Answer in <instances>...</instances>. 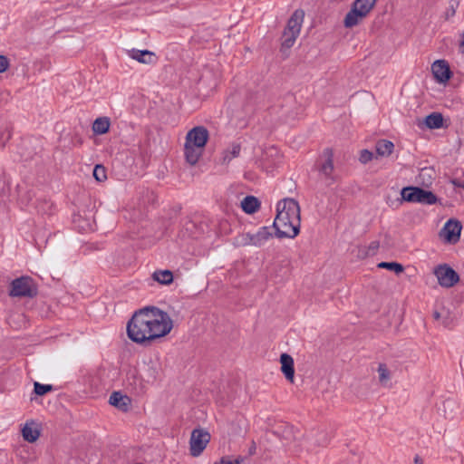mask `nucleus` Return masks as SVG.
<instances>
[{
    "label": "nucleus",
    "instance_id": "f257e3e1",
    "mask_svg": "<svg viewBox=\"0 0 464 464\" xmlns=\"http://www.w3.org/2000/svg\"><path fill=\"white\" fill-rule=\"evenodd\" d=\"M173 328L168 313L156 306H146L136 311L127 324V334L134 343H150L161 338Z\"/></svg>",
    "mask_w": 464,
    "mask_h": 464
},
{
    "label": "nucleus",
    "instance_id": "f03ea898",
    "mask_svg": "<svg viewBox=\"0 0 464 464\" xmlns=\"http://www.w3.org/2000/svg\"><path fill=\"white\" fill-rule=\"evenodd\" d=\"M277 214L273 227L278 237H295L299 233L301 217L300 207L296 200L285 198L277 203Z\"/></svg>",
    "mask_w": 464,
    "mask_h": 464
},
{
    "label": "nucleus",
    "instance_id": "7ed1b4c3",
    "mask_svg": "<svg viewBox=\"0 0 464 464\" xmlns=\"http://www.w3.org/2000/svg\"><path fill=\"white\" fill-rule=\"evenodd\" d=\"M9 295L14 297H33L37 289L30 276H21L12 281Z\"/></svg>",
    "mask_w": 464,
    "mask_h": 464
},
{
    "label": "nucleus",
    "instance_id": "20e7f679",
    "mask_svg": "<svg viewBox=\"0 0 464 464\" xmlns=\"http://www.w3.org/2000/svg\"><path fill=\"white\" fill-rule=\"evenodd\" d=\"M433 274L440 286L450 288L459 281L458 273L447 264L439 265L434 268Z\"/></svg>",
    "mask_w": 464,
    "mask_h": 464
},
{
    "label": "nucleus",
    "instance_id": "39448f33",
    "mask_svg": "<svg viewBox=\"0 0 464 464\" xmlns=\"http://www.w3.org/2000/svg\"><path fill=\"white\" fill-rule=\"evenodd\" d=\"M210 440V434L203 429H195L191 432L189 440L190 454L193 457L199 456Z\"/></svg>",
    "mask_w": 464,
    "mask_h": 464
},
{
    "label": "nucleus",
    "instance_id": "423d86ee",
    "mask_svg": "<svg viewBox=\"0 0 464 464\" xmlns=\"http://www.w3.org/2000/svg\"><path fill=\"white\" fill-rule=\"evenodd\" d=\"M208 130L205 127L197 126L188 130V132L186 135L185 142L204 149L208 142Z\"/></svg>",
    "mask_w": 464,
    "mask_h": 464
},
{
    "label": "nucleus",
    "instance_id": "0eeeda50",
    "mask_svg": "<svg viewBox=\"0 0 464 464\" xmlns=\"http://www.w3.org/2000/svg\"><path fill=\"white\" fill-rule=\"evenodd\" d=\"M461 229L462 226L459 220L450 219L444 225L440 234L447 242L456 243L459 240Z\"/></svg>",
    "mask_w": 464,
    "mask_h": 464
},
{
    "label": "nucleus",
    "instance_id": "6e6552de",
    "mask_svg": "<svg viewBox=\"0 0 464 464\" xmlns=\"http://www.w3.org/2000/svg\"><path fill=\"white\" fill-rule=\"evenodd\" d=\"M334 152L330 148L324 150L321 157L320 163L318 166L319 172L324 175L326 179H332L334 171Z\"/></svg>",
    "mask_w": 464,
    "mask_h": 464
},
{
    "label": "nucleus",
    "instance_id": "1a4fd4ad",
    "mask_svg": "<svg viewBox=\"0 0 464 464\" xmlns=\"http://www.w3.org/2000/svg\"><path fill=\"white\" fill-rule=\"evenodd\" d=\"M431 71L434 78L439 82H446L451 76L450 66L445 60L435 61L431 65Z\"/></svg>",
    "mask_w": 464,
    "mask_h": 464
},
{
    "label": "nucleus",
    "instance_id": "9d476101",
    "mask_svg": "<svg viewBox=\"0 0 464 464\" xmlns=\"http://www.w3.org/2000/svg\"><path fill=\"white\" fill-rule=\"evenodd\" d=\"M369 14L363 10L359 9L355 5H352L351 10L346 14L343 25L346 28H352L359 24Z\"/></svg>",
    "mask_w": 464,
    "mask_h": 464
},
{
    "label": "nucleus",
    "instance_id": "9b49d317",
    "mask_svg": "<svg viewBox=\"0 0 464 464\" xmlns=\"http://www.w3.org/2000/svg\"><path fill=\"white\" fill-rule=\"evenodd\" d=\"M128 55L137 62L144 64H152L156 62V55L149 50L131 49L127 51Z\"/></svg>",
    "mask_w": 464,
    "mask_h": 464
},
{
    "label": "nucleus",
    "instance_id": "f8f14e48",
    "mask_svg": "<svg viewBox=\"0 0 464 464\" xmlns=\"http://www.w3.org/2000/svg\"><path fill=\"white\" fill-rule=\"evenodd\" d=\"M304 16V13L303 10H295L289 18L285 31L299 35Z\"/></svg>",
    "mask_w": 464,
    "mask_h": 464
},
{
    "label": "nucleus",
    "instance_id": "ddd939ff",
    "mask_svg": "<svg viewBox=\"0 0 464 464\" xmlns=\"http://www.w3.org/2000/svg\"><path fill=\"white\" fill-rule=\"evenodd\" d=\"M130 399L120 392H113L109 399L110 404L122 411H128L130 405Z\"/></svg>",
    "mask_w": 464,
    "mask_h": 464
},
{
    "label": "nucleus",
    "instance_id": "4468645a",
    "mask_svg": "<svg viewBox=\"0 0 464 464\" xmlns=\"http://www.w3.org/2000/svg\"><path fill=\"white\" fill-rule=\"evenodd\" d=\"M251 246L260 247L264 246L271 237L272 233L267 227H262L256 233H250Z\"/></svg>",
    "mask_w": 464,
    "mask_h": 464
},
{
    "label": "nucleus",
    "instance_id": "2eb2a0df",
    "mask_svg": "<svg viewBox=\"0 0 464 464\" xmlns=\"http://www.w3.org/2000/svg\"><path fill=\"white\" fill-rule=\"evenodd\" d=\"M281 370L285 374V378L291 382H294L295 369L294 360L291 355L287 353H282L280 356Z\"/></svg>",
    "mask_w": 464,
    "mask_h": 464
},
{
    "label": "nucleus",
    "instance_id": "dca6fc26",
    "mask_svg": "<svg viewBox=\"0 0 464 464\" xmlns=\"http://www.w3.org/2000/svg\"><path fill=\"white\" fill-rule=\"evenodd\" d=\"M203 150L204 149L200 147H196L190 143L185 142L184 153L187 162L190 165H195L202 156Z\"/></svg>",
    "mask_w": 464,
    "mask_h": 464
},
{
    "label": "nucleus",
    "instance_id": "f3484780",
    "mask_svg": "<svg viewBox=\"0 0 464 464\" xmlns=\"http://www.w3.org/2000/svg\"><path fill=\"white\" fill-rule=\"evenodd\" d=\"M438 198L431 191L415 187V203L433 205L437 203Z\"/></svg>",
    "mask_w": 464,
    "mask_h": 464
},
{
    "label": "nucleus",
    "instance_id": "a211bd4d",
    "mask_svg": "<svg viewBox=\"0 0 464 464\" xmlns=\"http://www.w3.org/2000/svg\"><path fill=\"white\" fill-rule=\"evenodd\" d=\"M22 435L24 440L33 443L38 440L40 431L34 422L25 423L22 430Z\"/></svg>",
    "mask_w": 464,
    "mask_h": 464
},
{
    "label": "nucleus",
    "instance_id": "6ab92c4d",
    "mask_svg": "<svg viewBox=\"0 0 464 464\" xmlns=\"http://www.w3.org/2000/svg\"><path fill=\"white\" fill-rule=\"evenodd\" d=\"M240 150V144L233 142L223 151L221 163L228 164L233 159L237 158L239 156Z\"/></svg>",
    "mask_w": 464,
    "mask_h": 464
},
{
    "label": "nucleus",
    "instance_id": "aec40b11",
    "mask_svg": "<svg viewBox=\"0 0 464 464\" xmlns=\"http://www.w3.org/2000/svg\"><path fill=\"white\" fill-rule=\"evenodd\" d=\"M111 121L108 117H99L92 123V131L95 134L102 135L109 131Z\"/></svg>",
    "mask_w": 464,
    "mask_h": 464
},
{
    "label": "nucleus",
    "instance_id": "412c9836",
    "mask_svg": "<svg viewBox=\"0 0 464 464\" xmlns=\"http://www.w3.org/2000/svg\"><path fill=\"white\" fill-rule=\"evenodd\" d=\"M260 207L259 200L254 196H246L241 201L242 209L247 214H253L258 210Z\"/></svg>",
    "mask_w": 464,
    "mask_h": 464
},
{
    "label": "nucleus",
    "instance_id": "4be33fe9",
    "mask_svg": "<svg viewBox=\"0 0 464 464\" xmlns=\"http://www.w3.org/2000/svg\"><path fill=\"white\" fill-rule=\"evenodd\" d=\"M401 198H397L395 201H393L390 206H393L394 204L396 207L401 205L402 201L407 202H412L415 203V187H405L401 190Z\"/></svg>",
    "mask_w": 464,
    "mask_h": 464
},
{
    "label": "nucleus",
    "instance_id": "5701e85b",
    "mask_svg": "<svg viewBox=\"0 0 464 464\" xmlns=\"http://www.w3.org/2000/svg\"><path fill=\"white\" fill-rule=\"evenodd\" d=\"M376 152L379 156L388 157L390 156L394 149V144L386 140H381L376 143Z\"/></svg>",
    "mask_w": 464,
    "mask_h": 464
},
{
    "label": "nucleus",
    "instance_id": "b1692460",
    "mask_svg": "<svg viewBox=\"0 0 464 464\" xmlns=\"http://www.w3.org/2000/svg\"><path fill=\"white\" fill-rule=\"evenodd\" d=\"M152 278L161 285H169L173 281V274L170 270H158L152 274Z\"/></svg>",
    "mask_w": 464,
    "mask_h": 464
},
{
    "label": "nucleus",
    "instance_id": "393cba45",
    "mask_svg": "<svg viewBox=\"0 0 464 464\" xmlns=\"http://www.w3.org/2000/svg\"><path fill=\"white\" fill-rule=\"evenodd\" d=\"M425 124L429 129H440L443 126L441 113L432 112L425 118Z\"/></svg>",
    "mask_w": 464,
    "mask_h": 464
},
{
    "label": "nucleus",
    "instance_id": "a878e982",
    "mask_svg": "<svg viewBox=\"0 0 464 464\" xmlns=\"http://www.w3.org/2000/svg\"><path fill=\"white\" fill-rule=\"evenodd\" d=\"M297 37H298L297 34H295L292 33H287L286 31H284L283 36H282L281 51L285 52V50L290 49L295 43V40Z\"/></svg>",
    "mask_w": 464,
    "mask_h": 464
},
{
    "label": "nucleus",
    "instance_id": "bb28decb",
    "mask_svg": "<svg viewBox=\"0 0 464 464\" xmlns=\"http://www.w3.org/2000/svg\"><path fill=\"white\" fill-rule=\"evenodd\" d=\"M379 382L382 385L386 386L391 380V372L385 363H380L378 366Z\"/></svg>",
    "mask_w": 464,
    "mask_h": 464
},
{
    "label": "nucleus",
    "instance_id": "cd10ccee",
    "mask_svg": "<svg viewBox=\"0 0 464 464\" xmlns=\"http://www.w3.org/2000/svg\"><path fill=\"white\" fill-rule=\"evenodd\" d=\"M377 0H355L353 5L369 14L374 7Z\"/></svg>",
    "mask_w": 464,
    "mask_h": 464
},
{
    "label": "nucleus",
    "instance_id": "c85d7f7f",
    "mask_svg": "<svg viewBox=\"0 0 464 464\" xmlns=\"http://www.w3.org/2000/svg\"><path fill=\"white\" fill-rule=\"evenodd\" d=\"M378 266L394 271L397 275L402 273L404 270L402 265L396 262H382L378 265Z\"/></svg>",
    "mask_w": 464,
    "mask_h": 464
},
{
    "label": "nucleus",
    "instance_id": "c756f323",
    "mask_svg": "<svg viewBox=\"0 0 464 464\" xmlns=\"http://www.w3.org/2000/svg\"><path fill=\"white\" fill-rule=\"evenodd\" d=\"M36 208L42 215H49L52 212L53 203L46 199L40 200L36 205Z\"/></svg>",
    "mask_w": 464,
    "mask_h": 464
},
{
    "label": "nucleus",
    "instance_id": "7c9ffc66",
    "mask_svg": "<svg viewBox=\"0 0 464 464\" xmlns=\"http://www.w3.org/2000/svg\"><path fill=\"white\" fill-rule=\"evenodd\" d=\"M234 243L237 246H251L250 233H242L237 236L234 239Z\"/></svg>",
    "mask_w": 464,
    "mask_h": 464
},
{
    "label": "nucleus",
    "instance_id": "2f4dec72",
    "mask_svg": "<svg viewBox=\"0 0 464 464\" xmlns=\"http://www.w3.org/2000/svg\"><path fill=\"white\" fill-rule=\"evenodd\" d=\"M93 177L99 182L104 181L107 179L105 168L97 164L93 169Z\"/></svg>",
    "mask_w": 464,
    "mask_h": 464
},
{
    "label": "nucleus",
    "instance_id": "473e14b6",
    "mask_svg": "<svg viewBox=\"0 0 464 464\" xmlns=\"http://www.w3.org/2000/svg\"><path fill=\"white\" fill-rule=\"evenodd\" d=\"M34 392L37 395L43 396L46 394L47 392L53 391V386L50 384H42L37 382H34Z\"/></svg>",
    "mask_w": 464,
    "mask_h": 464
},
{
    "label": "nucleus",
    "instance_id": "72a5a7b5",
    "mask_svg": "<svg viewBox=\"0 0 464 464\" xmlns=\"http://www.w3.org/2000/svg\"><path fill=\"white\" fill-rule=\"evenodd\" d=\"M373 157V154L372 152L367 150H363L361 151V155H360V161L362 163H367L369 162L370 160H372Z\"/></svg>",
    "mask_w": 464,
    "mask_h": 464
},
{
    "label": "nucleus",
    "instance_id": "f704fd0d",
    "mask_svg": "<svg viewBox=\"0 0 464 464\" xmlns=\"http://www.w3.org/2000/svg\"><path fill=\"white\" fill-rule=\"evenodd\" d=\"M9 67V61L8 59L4 56L0 55V72H5Z\"/></svg>",
    "mask_w": 464,
    "mask_h": 464
},
{
    "label": "nucleus",
    "instance_id": "c9c22d12",
    "mask_svg": "<svg viewBox=\"0 0 464 464\" xmlns=\"http://www.w3.org/2000/svg\"><path fill=\"white\" fill-rule=\"evenodd\" d=\"M245 462V458H242V457H238L237 459H235L234 460H230V461H227V462H225V464H244Z\"/></svg>",
    "mask_w": 464,
    "mask_h": 464
},
{
    "label": "nucleus",
    "instance_id": "e433bc0d",
    "mask_svg": "<svg viewBox=\"0 0 464 464\" xmlns=\"http://www.w3.org/2000/svg\"><path fill=\"white\" fill-rule=\"evenodd\" d=\"M452 184H453L455 187H459V188H464V182L459 181V180H458V179H453V180H452Z\"/></svg>",
    "mask_w": 464,
    "mask_h": 464
},
{
    "label": "nucleus",
    "instance_id": "4c0bfd02",
    "mask_svg": "<svg viewBox=\"0 0 464 464\" xmlns=\"http://www.w3.org/2000/svg\"><path fill=\"white\" fill-rule=\"evenodd\" d=\"M413 461H414L415 464H423V460H422V459L419 455H416L414 457Z\"/></svg>",
    "mask_w": 464,
    "mask_h": 464
},
{
    "label": "nucleus",
    "instance_id": "58836bf2",
    "mask_svg": "<svg viewBox=\"0 0 464 464\" xmlns=\"http://www.w3.org/2000/svg\"><path fill=\"white\" fill-rule=\"evenodd\" d=\"M378 247H379V242H377V241H373L370 245V249L374 250V249H377Z\"/></svg>",
    "mask_w": 464,
    "mask_h": 464
},
{
    "label": "nucleus",
    "instance_id": "ea45409f",
    "mask_svg": "<svg viewBox=\"0 0 464 464\" xmlns=\"http://www.w3.org/2000/svg\"><path fill=\"white\" fill-rule=\"evenodd\" d=\"M430 169H421V171H420V178H421V177H423V176H425V175H429V173H428V172H430Z\"/></svg>",
    "mask_w": 464,
    "mask_h": 464
},
{
    "label": "nucleus",
    "instance_id": "a19ab883",
    "mask_svg": "<svg viewBox=\"0 0 464 464\" xmlns=\"http://www.w3.org/2000/svg\"><path fill=\"white\" fill-rule=\"evenodd\" d=\"M440 317H441V314H440V312L435 311V312L433 313V318H434L435 320H439V319H440Z\"/></svg>",
    "mask_w": 464,
    "mask_h": 464
},
{
    "label": "nucleus",
    "instance_id": "79ce46f5",
    "mask_svg": "<svg viewBox=\"0 0 464 464\" xmlns=\"http://www.w3.org/2000/svg\"><path fill=\"white\" fill-rule=\"evenodd\" d=\"M444 326H449L450 324V320L449 317H445L442 321Z\"/></svg>",
    "mask_w": 464,
    "mask_h": 464
},
{
    "label": "nucleus",
    "instance_id": "37998d69",
    "mask_svg": "<svg viewBox=\"0 0 464 464\" xmlns=\"http://www.w3.org/2000/svg\"><path fill=\"white\" fill-rule=\"evenodd\" d=\"M460 48L462 50V53H464V33L462 34V41L460 43Z\"/></svg>",
    "mask_w": 464,
    "mask_h": 464
}]
</instances>
